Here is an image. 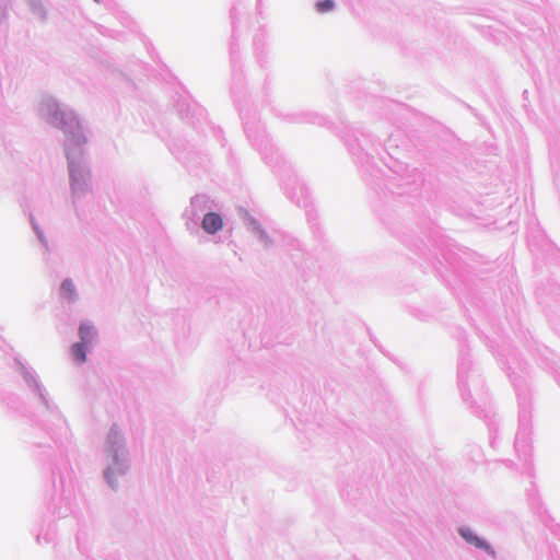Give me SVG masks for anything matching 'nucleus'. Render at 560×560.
Here are the masks:
<instances>
[{
	"mask_svg": "<svg viewBox=\"0 0 560 560\" xmlns=\"http://www.w3.org/2000/svg\"><path fill=\"white\" fill-rule=\"evenodd\" d=\"M61 295L69 300V301H73L74 296H75V288H74V284L73 282L70 280V279H66L63 280V282L61 283Z\"/></svg>",
	"mask_w": 560,
	"mask_h": 560,
	"instance_id": "obj_3",
	"label": "nucleus"
},
{
	"mask_svg": "<svg viewBox=\"0 0 560 560\" xmlns=\"http://www.w3.org/2000/svg\"><path fill=\"white\" fill-rule=\"evenodd\" d=\"M316 8L318 12L326 13L334 9V2L331 0H323L316 4Z\"/></svg>",
	"mask_w": 560,
	"mask_h": 560,
	"instance_id": "obj_6",
	"label": "nucleus"
},
{
	"mask_svg": "<svg viewBox=\"0 0 560 560\" xmlns=\"http://www.w3.org/2000/svg\"><path fill=\"white\" fill-rule=\"evenodd\" d=\"M79 334H80L81 341L83 343H89L92 339V336L94 335L93 326H91L90 324H86V323L81 324V326L79 328Z\"/></svg>",
	"mask_w": 560,
	"mask_h": 560,
	"instance_id": "obj_4",
	"label": "nucleus"
},
{
	"mask_svg": "<svg viewBox=\"0 0 560 560\" xmlns=\"http://www.w3.org/2000/svg\"><path fill=\"white\" fill-rule=\"evenodd\" d=\"M223 228L222 218L215 212L207 213L202 219V229L209 233L214 234Z\"/></svg>",
	"mask_w": 560,
	"mask_h": 560,
	"instance_id": "obj_1",
	"label": "nucleus"
},
{
	"mask_svg": "<svg viewBox=\"0 0 560 560\" xmlns=\"http://www.w3.org/2000/svg\"><path fill=\"white\" fill-rule=\"evenodd\" d=\"M85 345L83 342L74 343L71 348L72 357L79 363H83L86 360Z\"/></svg>",
	"mask_w": 560,
	"mask_h": 560,
	"instance_id": "obj_2",
	"label": "nucleus"
},
{
	"mask_svg": "<svg viewBox=\"0 0 560 560\" xmlns=\"http://www.w3.org/2000/svg\"><path fill=\"white\" fill-rule=\"evenodd\" d=\"M460 535L471 544H475L477 547H482L483 542L469 529H460Z\"/></svg>",
	"mask_w": 560,
	"mask_h": 560,
	"instance_id": "obj_5",
	"label": "nucleus"
}]
</instances>
